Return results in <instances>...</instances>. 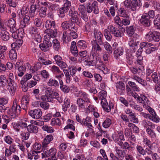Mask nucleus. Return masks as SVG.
<instances>
[{"instance_id":"38","label":"nucleus","mask_w":160,"mask_h":160,"mask_svg":"<svg viewBox=\"0 0 160 160\" xmlns=\"http://www.w3.org/2000/svg\"><path fill=\"white\" fill-rule=\"evenodd\" d=\"M130 121L134 123L137 124L139 122V120L138 118L137 117L136 114L133 113L128 116Z\"/></svg>"},{"instance_id":"53","label":"nucleus","mask_w":160,"mask_h":160,"mask_svg":"<svg viewBox=\"0 0 160 160\" xmlns=\"http://www.w3.org/2000/svg\"><path fill=\"white\" fill-rule=\"evenodd\" d=\"M8 28L5 22L0 21V30L1 32H6Z\"/></svg>"},{"instance_id":"37","label":"nucleus","mask_w":160,"mask_h":160,"mask_svg":"<svg viewBox=\"0 0 160 160\" xmlns=\"http://www.w3.org/2000/svg\"><path fill=\"white\" fill-rule=\"evenodd\" d=\"M148 119L151 120L152 122L156 123H158L160 121V118L157 114L153 115L152 116L150 115L149 114Z\"/></svg>"},{"instance_id":"7","label":"nucleus","mask_w":160,"mask_h":160,"mask_svg":"<svg viewBox=\"0 0 160 160\" xmlns=\"http://www.w3.org/2000/svg\"><path fill=\"white\" fill-rule=\"evenodd\" d=\"M139 22L142 25L146 27H149L151 24V20L148 17L145 12L142 14Z\"/></svg>"},{"instance_id":"25","label":"nucleus","mask_w":160,"mask_h":160,"mask_svg":"<svg viewBox=\"0 0 160 160\" xmlns=\"http://www.w3.org/2000/svg\"><path fill=\"white\" fill-rule=\"evenodd\" d=\"M38 129L37 126L33 124H30L28 125L27 130L30 133L36 134L38 132Z\"/></svg>"},{"instance_id":"51","label":"nucleus","mask_w":160,"mask_h":160,"mask_svg":"<svg viewBox=\"0 0 160 160\" xmlns=\"http://www.w3.org/2000/svg\"><path fill=\"white\" fill-rule=\"evenodd\" d=\"M3 139L4 142L8 145H11L13 143V139L9 135L5 136Z\"/></svg>"},{"instance_id":"45","label":"nucleus","mask_w":160,"mask_h":160,"mask_svg":"<svg viewBox=\"0 0 160 160\" xmlns=\"http://www.w3.org/2000/svg\"><path fill=\"white\" fill-rule=\"evenodd\" d=\"M18 72H17L18 76L20 77H22L24 74V72L26 71V67L23 65L21 67H18Z\"/></svg>"},{"instance_id":"10","label":"nucleus","mask_w":160,"mask_h":160,"mask_svg":"<svg viewBox=\"0 0 160 160\" xmlns=\"http://www.w3.org/2000/svg\"><path fill=\"white\" fill-rule=\"evenodd\" d=\"M97 41H92V46L91 54L95 56H97V54H98V53H99L101 52L102 50L101 48L98 43ZM98 56H99V55H98Z\"/></svg>"},{"instance_id":"22","label":"nucleus","mask_w":160,"mask_h":160,"mask_svg":"<svg viewBox=\"0 0 160 160\" xmlns=\"http://www.w3.org/2000/svg\"><path fill=\"white\" fill-rule=\"evenodd\" d=\"M142 142L144 144L150 148H152L153 146H157V144L156 143L152 142L148 139L146 137L143 138Z\"/></svg>"},{"instance_id":"17","label":"nucleus","mask_w":160,"mask_h":160,"mask_svg":"<svg viewBox=\"0 0 160 160\" xmlns=\"http://www.w3.org/2000/svg\"><path fill=\"white\" fill-rule=\"evenodd\" d=\"M29 99L27 95L23 96L21 101V109L25 110L28 108V105L29 103Z\"/></svg>"},{"instance_id":"34","label":"nucleus","mask_w":160,"mask_h":160,"mask_svg":"<svg viewBox=\"0 0 160 160\" xmlns=\"http://www.w3.org/2000/svg\"><path fill=\"white\" fill-rule=\"evenodd\" d=\"M128 84L134 91L139 92L140 91V88L135 82L132 81H128Z\"/></svg>"},{"instance_id":"18","label":"nucleus","mask_w":160,"mask_h":160,"mask_svg":"<svg viewBox=\"0 0 160 160\" xmlns=\"http://www.w3.org/2000/svg\"><path fill=\"white\" fill-rule=\"evenodd\" d=\"M142 125L146 129L152 128L154 129L155 128V125L152 122L146 119L142 121Z\"/></svg>"},{"instance_id":"60","label":"nucleus","mask_w":160,"mask_h":160,"mask_svg":"<svg viewBox=\"0 0 160 160\" xmlns=\"http://www.w3.org/2000/svg\"><path fill=\"white\" fill-rule=\"evenodd\" d=\"M1 38L2 40H8L9 39V33L7 31L1 32Z\"/></svg>"},{"instance_id":"6","label":"nucleus","mask_w":160,"mask_h":160,"mask_svg":"<svg viewBox=\"0 0 160 160\" xmlns=\"http://www.w3.org/2000/svg\"><path fill=\"white\" fill-rule=\"evenodd\" d=\"M51 70L54 75L55 78L58 80L64 77V75L63 72L61 71L59 68L54 65H53L51 68Z\"/></svg>"},{"instance_id":"14","label":"nucleus","mask_w":160,"mask_h":160,"mask_svg":"<svg viewBox=\"0 0 160 160\" xmlns=\"http://www.w3.org/2000/svg\"><path fill=\"white\" fill-rule=\"evenodd\" d=\"M145 39L149 40H155L160 39V33L157 32H149L145 35Z\"/></svg>"},{"instance_id":"21","label":"nucleus","mask_w":160,"mask_h":160,"mask_svg":"<svg viewBox=\"0 0 160 160\" xmlns=\"http://www.w3.org/2000/svg\"><path fill=\"white\" fill-rule=\"evenodd\" d=\"M8 81L7 79L6 76L4 75H2L0 76V87L3 88H5L7 85L8 89Z\"/></svg>"},{"instance_id":"1","label":"nucleus","mask_w":160,"mask_h":160,"mask_svg":"<svg viewBox=\"0 0 160 160\" xmlns=\"http://www.w3.org/2000/svg\"><path fill=\"white\" fill-rule=\"evenodd\" d=\"M18 100L15 98L13 101L12 108L8 112L9 114L12 118H14L16 116V114L19 113L21 110V108L18 104Z\"/></svg>"},{"instance_id":"63","label":"nucleus","mask_w":160,"mask_h":160,"mask_svg":"<svg viewBox=\"0 0 160 160\" xmlns=\"http://www.w3.org/2000/svg\"><path fill=\"white\" fill-rule=\"evenodd\" d=\"M113 107V105L112 102H109V104H107L106 107H103L102 108L104 110L107 112H109L111 111L112 108Z\"/></svg>"},{"instance_id":"62","label":"nucleus","mask_w":160,"mask_h":160,"mask_svg":"<svg viewBox=\"0 0 160 160\" xmlns=\"http://www.w3.org/2000/svg\"><path fill=\"white\" fill-rule=\"evenodd\" d=\"M118 13L119 16L123 17L128 16L126 13V11L123 8H121L118 10Z\"/></svg>"},{"instance_id":"33","label":"nucleus","mask_w":160,"mask_h":160,"mask_svg":"<svg viewBox=\"0 0 160 160\" xmlns=\"http://www.w3.org/2000/svg\"><path fill=\"white\" fill-rule=\"evenodd\" d=\"M36 9V5L33 4L31 6L29 12L27 15L29 16L30 18H33L35 16Z\"/></svg>"},{"instance_id":"52","label":"nucleus","mask_w":160,"mask_h":160,"mask_svg":"<svg viewBox=\"0 0 160 160\" xmlns=\"http://www.w3.org/2000/svg\"><path fill=\"white\" fill-rule=\"evenodd\" d=\"M40 74L43 78L46 79L49 78L50 76L49 72L45 70L41 71Z\"/></svg>"},{"instance_id":"50","label":"nucleus","mask_w":160,"mask_h":160,"mask_svg":"<svg viewBox=\"0 0 160 160\" xmlns=\"http://www.w3.org/2000/svg\"><path fill=\"white\" fill-rule=\"evenodd\" d=\"M136 151L139 154L143 156L145 155V150L143 148L141 145H138L136 147Z\"/></svg>"},{"instance_id":"8","label":"nucleus","mask_w":160,"mask_h":160,"mask_svg":"<svg viewBox=\"0 0 160 160\" xmlns=\"http://www.w3.org/2000/svg\"><path fill=\"white\" fill-rule=\"evenodd\" d=\"M29 115L34 119H39L42 115V112L41 109L37 108L31 110L28 112Z\"/></svg>"},{"instance_id":"30","label":"nucleus","mask_w":160,"mask_h":160,"mask_svg":"<svg viewBox=\"0 0 160 160\" xmlns=\"http://www.w3.org/2000/svg\"><path fill=\"white\" fill-rule=\"evenodd\" d=\"M23 43V41H16L15 42L11 44V46L12 49L18 50Z\"/></svg>"},{"instance_id":"2","label":"nucleus","mask_w":160,"mask_h":160,"mask_svg":"<svg viewBox=\"0 0 160 160\" xmlns=\"http://www.w3.org/2000/svg\"><path fill=\"white\" fill-rule=\"evenodd\" d=\"M13 78V74L12 73H10L9 75L8 89L12 95H13L16 90L17 84L12 79Z\"/></svg>"},{"instance_id":"55","label":"nucleus","mask_w":160,"mask_h":160,"mask_svg":"<svg viewBox=\"0 0 160 160\" xmlns=\"http://www.w3.org/2000/svg\"><path fill=\"white\" fill-rule=\"evenodd\" d=\"M112 123L111 120L109 118L106 119L103 122V127L105 128H108L109 127Z\"/></svg>"},{"instance_id":"28","label":"nucleus","mask_w":160,"mask_h":160,"mask_svg":"<svg viewBox=\"0 0 160 160\" xmlns=\"http://www.w3.org/2000/svg\"><path fill=\"white\" fill-rule=\"evenodd\" d=\"M47 84L49 86L56 87L59 86V83L57 80L51 78L48 81Z\"/></svg>"},{"instance_id":"36","label":"nucleus","mask_w":160,"mask_h":160,"mask_svg":"<svg viewBox=\"0 0 160 160\" xmlns=\"http://www.w3.org/2000/svg\"><path fill=\"white\" fill-rule=\"evenodd\" d=\"M128 126L131 129H132L133 132L134 133H138L140 131L139 128L133 123L129 122L128 124Z\"/></svg>"},{"instance_id":"4","label":"nucleus","mask_w":160,"mask_h":160,"mask_svg":"<svg viewBox=\"0 0 160 160\" xmlns=\"http://www.w3.org/2000/svg\"><path fill=\"white\" fill-rule=\"evenodd\" d=\"M112 138L115 142L120 146L123 144L122 141L125 140L123 132L122 131H118L117 132H114L112 134Z\"/></svg>"},{"instance_id":"23","label":"nucleus","mask_w":160,"mask_h":160,"mask_svg":"<svg viewBox=\"0 0 160 160\" xmlns=\"http://www.w3.org/2000/svg\"><path fill=\"white\" fill-rule=\"evenodd\" d=\"M123 49L121 47H119L115 50L113 53L115 58L117 59H118L120 56L123 55Z\"/></svg>"},{"instance_id":"41","label":"nucleus","mask_w":160,"mask_h":160,"mask_svg":"<svg viewBox=\"0 0 160 160\" xmlns=\"http://www.w3.org/2000/svg\"><path fill=\"white\" fill-rule=\"evenodd\" d=\"M131 19L129 16H127L122 20L121 26L123 25L127 26L130 24Z\"/></svg>"},{"instance_id":"3","label":"nucleus","mask_w":160,"mask_h":160,"mask_svg":"<svg viewBox=\"0 0 160 160\" xmlns=\"http://www.w3.org/2000/svg\"><path fill=\"white\" fill-rule=\"evenodd\" d=\"M100 59L99 56H94L91 54L89 58L88 56L87 57L84 58L83 60L84 61L85 65L94 66L97 65L98 61L100 62Z\"/></svg>"},{"instance_id":"13","label":"nucleus","mask_w":160,"mask_h":160,"mask_svg":"<svg viewBox=\"0 0 160 160\" xmlns=\"http://www.w3.org/2000/svg\"><path fill=\"white\" fill-rule=\"evenodd\" d=\"M74 23L72 21H66L63 22L62 24V27L64 29H67L68 32L71 31H74L76 27H74Z\"/></svg>"},{"instance_id":"54","label":"nucleus","mask_w":160,"mask_h":160,"mask_svg":"<svg viewBox=\"0 0 160 160\" xmlns=\"http://www.w3.org/2000/svg\"><path fill=\"white\" fill-rule=\"evenodd\" d=\"M104 46L105 49L109 53H112V48L110 45L107 42H104Z\"/></svg>"},{"instance_id":"11","label":"nucleus","mask_w":160,"mask_h":160,"mask_svg":"<svg viewBox=\"0 0 160 160\" xmlns=\"http://www.w3.org/2000/svg\"><path fill=\"white\" fill-rule=\"evenodd\" d=\"M6 24L7 27L12 32L14 33L18 30L16 27V21L13 19L11 18L8 20Z\"/></svg>"},{"instance_id":"40","label":"nucleus","mask_w":160,"mask_h":160,"mask_svg":"<svg viewBox=\"0 0 160 160\" xmlns=\"http://www.w3.org/2000/svg\"><path fill=\"white\" fill-rule=\"evenodd\" d=\"M42 129L43 131L46 132L48 133H53L55 131L54 129L52 127L49 126L46 124L42 126Z\"/></svg>"},{"instance_id":"31","label":"nucleus","mask_w":160,"mask_h":160,"mask_svg":"<svg viewBox=\"0 0 160 160\" xmlns=\"http://www.w3.org/2000/svg\"><path fill=\"white\" fill-rule=\"evenodd\" d=\"M45 27L48 29L54 28L55 26V22L54 21L47 20L45 24Z\"/></svg>"},{"instance_id":"15","label":"nucleus","mask_w":160,"mask_h":160,"mask_svg":"<svg viewBox=\"0 0 160 160\" xmlns=\"http://www.w3.org/2000/svg\"><path fill=\"white\" fill-rule=\"evenodd\" d=\"M53 139V136L52 134H49L46 136L42 142V148L48 147V145L51 141Z\"/></svg>"},{"instance_id":"9","label":"nucleus","mask_w":160,"mask_h":160,"mask_svg":"<svg viewBox=\"0 0 160 160\" xmlns=\"http://www.w3.org/2000/svg\"><path fill=\"white\" fill-rule=\"evenodd\" d=\"M69 15L71 17V21H73L75 22H76L79 23V18L78 17V13L76 11L74 8L71 7L70 8L69 12Z\"/></svg>"},{"instance_id":"43","label":"nucleus","mask_w":160,"mask_h":160,"mask_svg":"<svg viewBox=\"0 0 160 160\" xmlns=\"http://www.w3.org/2000/svg\"><path fill=\"white\" fill-rule=\"evenodd\" d=\"M41 68V64L40 63H38L34 66H32L30 69V72L33 73L40 69Z\"/></svg>"},{"instance_id":"5","label":"nucleus","mask_w":160,"mask_h":160,"mask_svg":"<svg viewBox=\"0 0 160 160\" xmlns=\"http://www.w3.org/2000/svg\"><path fill=\"white\" fill-rule=\"evenodd\" d=\"M48 147L42 148L43 153H42V158L43 159L45 158H49L50 156H56L57 150L55 148H52L49 149Z\"/></svg>"},{"instance_id":"47","label":"nucleus","mask_w":160,"mask_h":160,"mask_svg":"<svg viewBox=\"0 0 160 160\" xmlns=\"http://www.w3.org/2000/svg\"><path fill=\"white\" fill-rule=\"evenodd\" d=\"M42 147V144L40 143L36 142H35L32 146V150L37 151H40V150Z\"/></svg>"},{"instance_id":"64","label":"nucleus","mask_w":160,"mask_h":160,"mask_svg":"<svg viewBox=\"0 0 160 160\" xmlns=\"http://www.w3.org/2000/svg\"><path fill=\"white\" fill-rule=\"evenodd\" d=\"M6 2L10 7L15 8L17 5L16 0H6Z\"/></svg>"},{"instance_id":"48","label":"nucleus","mask_w":160,"mask_h":160,"mask_svg":"<svg viewBox=\"0 0 160 160\" xmlns=\"http://www.w3.org/2000/svg\"><path fill=\"white\" fill-rule=\"evenodd\" d=\"M153 22L155 28L157 29L160 30V18H155L153 20Z\"/></svg>"},{"instance_id":"49","label":"nucleus","mask_w":160,"mask_h":160,"mask_svg":"<svg viewBox=\"0 0 160 160\" xmlns=\"http://www.w3.org/2000/svg\"><path fill=\"white\" fill-rule=\"evenodd\" d=\"M76 57L75 56V57L70 56L69 57V62L71 64H75L77 63L78 61L81 62L82 61V59L78 60Z\"/></svg>"},{"instance_id":"59","label":"nucleus","mask_w":160,"mask_h":160,"mask_svg":"<svg viewBox=\"0 0 160 160\" xmlns=\"http://www.w3.org/2000/svg\"><path fill=\"white\" fill-rule=\"evenodd\" d=\"M23 140H28L30 136V133L28 131L22 132L20 134Z\"/></svg>"},{"instance_id":"32","label":"nucleus","mask_w":160,"mask_h":160,"mask_svg":"<svg viewBox=\"0 0 160 160\" xmlns=\"http://www.w3.org/2000/svg\"><path fill=\"white\" fill-rule=\"evenodd\" d=\"M9 57L11 60L15 61L17 58V53L16 50L12 49L9 51L8 53Z\"/></svg>"},{"instance_id":"35","label":"nucleus","mask_w":160,"mask_h":160,"mask_svg":"<svg viewBox=\"0 0 160 160\" xmlns=\"http://www.w3.org/2000/svg\"><path fill=\"white\" fill-rule=\"evenodd\" d=\"M85 102L81 98H78L77 100V104L79 109H84L85 107Z\"/></svg>"},{"instance_id":"24","label":"nucleus","mask_w":160,"mask_h":160,"mask_svg":"<svg viewBox=\"0 0 160 160\" xmlns=\"http://www.w3.org/2000/svg\"><path fill=\"white\" fill-rule=\"evenodd\" d=\"M131 78L138 83L141 84L142 86H145L147 85L146 81L138 76L135 75H133L132 76Z\"/></svg>"},{"instance_id":"12","label":"nucleus","mask_w":160,"mask_h":160,"mask_svg":"<svg viewBox=\"0 0 160 160\" xmlns=\"http://www.w3.org/2000/svg\"><path fill=\"white\" fill-rule=\"evenodd\" d=\"M116 90L118 94L120 95L124 94L125 92L124 83L122 81L117 82L115 84Z\"/></svg>"},{"instance_id":"58","label":"nucleus","mask_w":160,"mask_h":160,"mask_svg":"<svg viewBox=\"0 0 160 160\" xmlns=\"http://www.w3.org/2000/svg\"><path fill=\"white\" fill-rule=\"evenodd\" d=\"M42 22V20L40 18H36L34 21V23L37 27H40Z\"/></svg>"},{"instance_id":"61","label":"nucleus","mask_w":160,"mask_h":160,"mask_svg":"<svg viewBox=\"0 0 160 160\" xmlns=\"http://www.w3.org/2000/svg\"><path fill=\"white\" fill-rule=\"evenodd\" d=\"M135 28L133 26H131L127 27V32L129 36H131L134 33Z\"/></svg>"},{"instance_id":"42","label":"nucleus","mask_w":160,"mask_h":160,"mask_svg":"<svg viewBox=\"0 0 160 160\" xmlns=\"http://www.w3.org/2000/svg\"><path fill=\"white\" fill-rule=\"evenodd\" d=\"M47 9L45 7H41L39 11V15L41 18H45L47 16Z\"/></svg>"},{"instance_id":"19","label":"nucleus","mask_w":160,"mask_h":160,"mask_svg":"<svg viewBox=\"0 0 160 160\" xmlns=\"http://www.w3.org/2000/svg\"><path fill=\"white\" fill-rule=\"evenodd\" d=\"M52 45V43L50 41H43V43H41L39 46L41 49L44 52L48 51Z\"/></svg>"},{"instance_id":"46","label":"nucleus","mask_w":160,"mask_h":160,"mask_svg":"<svg viewBox=\"0 0 160 160\" xmlns=\"http://www.w3.org/2000/svg\"><path fill=\"white\" fill-rule=\"evenodd\" d=\"M94 37L96 39H97V40H101L103 35L101 32L98 31L96 29H94Z\"/></svg>"},{"instance_id":"44","label":"nucleus","mask_w":160,"mask_h":160,"mask_svg":"<svg viewBox=\"0 0 160 160\" xmlns=\"http://www.w3.org/2000/svg\"><path fill=\"white\" fill-rule=\"evenodd\" d=\"M115 151L116 155H117L119 158H123L124 157V152L122 150L119 149L117 147H115Z\"/></svg>"},{"instance_id":"56","label":"nucleus","mask_w":160,"mask_h":160,"mask_svg":"<svg viewBox=\"0 0 160 160\" xmlns=\"http://www.w3.org/2000/svg\"><path fill=\"white\" fill-rule=\"evenodd\" d=\"M27 122H29L27 119H26L24 121L21 120L19 122V125L20 127L22 128H27V129L28 125L27 123Z\"/></svg>"},{"instance_id":"16","label":"nucleus","mask_w":160,"mask_h":160,"mask_svg":"<svg viewBox=\"0 0 160 160\" xmlns=\"http://www.w3.org/2000/svg\"><path fill=\"white\" fill-rule=\"evenodd\" d=\"M77 96L79 98H82L85 102L90 103V99L88 94L82 91H79L76 94Z\"/></svg>"},{"instance_id":"26","label":"nucleus","mask_w":160,"mask_h":160,"mask_svg":"<svg viewBox=\"0 0 160 160\" xmlns=\"http://www.w3.org/2000/svg\"><path fill=\"white\" fill-rule=\"evenodd\" d=\"M70 50L73 55L77 56L78 50L76 45V42L74 41H73L71 43Z\"/></svg>"},{"instance_id":"57","label":"nucleus","mask_w":160,"mask_h":160,"mask_svg":"<svg viewBox=\"0 0 160 160\" xmlns=\"http://www.w3.org/2000/svg\"><path fill=\"white\" fill-rule=\"evenodd\" d=\"M39 59L41 62L42 63V64L45 65L51 64L52 63V62L51 61L45 59L43 57H40Z\"/></svg>"},{"instance_id":"29","label":"nucleus","mask_w":160,"mask_h":160,"mask_svg":"<svg viewBox=\"0 0 160 160\" xmlns=\"http://www.w3.org/2000/svg\"><path fill=\"white\" fill-rule=\"evenodd\" d=\"M60 85V88L63 92L66 93L68 92L70 90L68 86L66 85H64L62 80V79L58 80Z\"/></svg>"},{"instance_id":"39","label":"nucleus","mask_w":160,"mask_h":160,"mask_svg":"<svg viewBox=\"0 0 160 160\" xmlns=\"http://www.w3.org/2000/svg\"><path fill=\"white\" fill-rule=\"evenodd\" d=\"M51 124L52 126H60L61 125V121L58 117L53 118L51 120Z\"/></svg>"},{"instance_id":"20","label":"nucleus","mask_w":160,"mask_h":160,"mask_svg":"<svg viewBox=\"0 0 160 160\" xmlns=\"http://www.w3.org/2000/svg\"><path fill=\"white\" fill-rule=\"evenodd\" d=\"M30 17L28 15H25L23 19L21 21L20 23V27L24 31V28H25L26 26L29 23Z\"/></svg>"},{"instance_id":"27","label":"nucleus","mask_w":160,"mask_h":160,"mask_svg":"<svg viewBox=\"0 0 160 160\" xmlns=\"http://www.w3.org/2000/svg\"><path fill=\"white\" fill-rule=\"evenodd\" d=\"M68 68L70 73L76 74L77 72H80L82 70V68L78 66H69Z\"/></svg>"}]
</instances>
